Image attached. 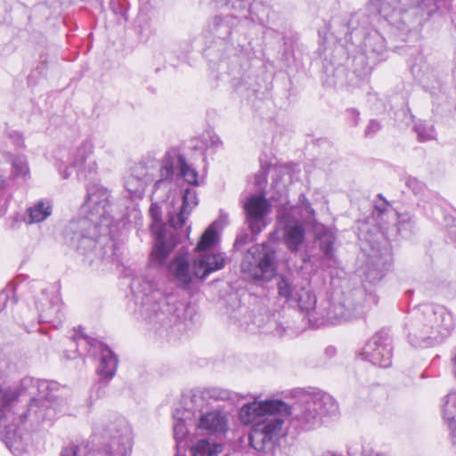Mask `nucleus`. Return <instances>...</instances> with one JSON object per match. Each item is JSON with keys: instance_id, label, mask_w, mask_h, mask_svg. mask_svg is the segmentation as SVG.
<instances>
[{"instance_id": "22", "label": "nucleus", "mask_w": 456, "mask_h": 456, "mask_svg": "<svg viewBox=\"0 0 456 456\" xmlns=\"http://www.w3.org/2000/svg\"><path fill=\"white\" fill-rule=\"evenodd\" d=\"M225 264V257L222 253H204L193 262V274L196 278L204 280L210 273L221 270Z\"/></svg>"}, {"instance_id": "17", "label": "nucleus", "mask_w": 456, "mask_h": 456, "mask_svg": "<svg viewBox=\"0 0 456 456\" xmlns=\"http://www.w3.org/2000/svg\"><path fill=\"white\" fill-rule=\"evenodd\" d=\"M305 394L308 392L301 390L297 392V401L289 406L287 411H282L281 417L291 416L292 421H295L302 428L309 429L313 428L319 420V413L314 403L305 401Z\"/></svg>"}, {"instance_id": "35", "label": "nucleus", "mask_w": 456, "mask_h": 456, "mask_svg": "<svg viewBox=\"0 0 456 456\" xmlns=\"http://www.w3.org/2000/svg\"><path fill=\"white\" fill-rule=\"evenodd\" d=\"M370 4L379 14L387 18L400 8L401 0H370Z\"/></svg>"}, {"instance_id": "54", "label": "nucleus", "mask_w": 456, "mask_h": 456, "mask_svg": "<svg viewBox=\"0 0 456 456\" xmlns=\"http://www.w3.org/2000/svg\"><path fill=\"white\" fill-rule=\"evenodd\" d=\"M368 456H387L384 453H381V452H374V451H371Z\"/></svg>"}, {"instance_id": "10", "label": "nucleus", "mask_w": 456, "mask_h": 456, "mask_svg": "<svg viewBox=\"0 0 456 456\" xmlns=\"http://www.w3.org/2000/svg\"><path fill=\"white\" fill-rule=\"evenodd\" d=\"M17 405L16 392L0 388V438L18 456L27 451L28 442L21 431L16 428Z\"/></svg>"}, {"instance_id": "42", "label": "nucleus", "mask_w": 456, "mask_h": 456, "mask_svg": "<svg viewBox=\"0 0 456 456\" xmlns=\"http://www.w3.org/2000/svg\"><path fill=\"white\" fill-rule=\"evenodd\" d=\"M395 217L393 224L396 226L413 225L415 224V216L407 209L395 210Z\"/></svg>"}, {"instance_id": "37", "label": "nucleus", "mask_w": 456, "mask_h": 456, "mask_svg": "<svg viewBox=\"0 0 456 456\" xmlns=\"http://www.w3.org/2000/svg\"><path fill=\"white\" fill-rule=\"evenodd\" d=\"M277 289L279 296L284 297L286 301L289 303H292L296 296V291L298 290L293 287L290 281L285 277H281L277 283Z\"/></svg>"}, {"instance_id": "3", "label": "nucleus", "mask_w": 456, "mask_h": 456, "mask_svg": "<svg viewBox=\"0 0 456 456\" xmlns=\"http://www.w3.org/2000/svg\"><path fill=\"white\" fill-rule=\"evenodd\" d=\"M289 405L281 400H258L244 403L239 411V419L244 425L254 424L248 440L250 445L257 452H267L282 435L284 419L282 411H287Z\"/></svg>"}, {"instance_id": "18", "label": "nucleus", "mask_w": 456, "mask_h": 456, "mask_svg": "<svg viewBox=\"0 0 456 456\" xmlns=\"http://www.w3.org/2000/svg\"><path fill=\"white\" fill-rule=\"evenodd\" d=\"M154 240L151 253V262L161 265L178 244L176 230H151Z\"/></svg>"}, {"instance_id": "34", "label": "nucleus", "mask_w": 456, "mask_h": 456, "mask_svg": "<svg viewBox=\"0 0 456 456\" xmlns=\"http://www.w3.org/2000/svg\"><path fill=\"white\" fill-rule=\"evenodd\" d=\"M411 73L420 83L427 86L436 81V71L428 65L419 66L414 64L411 67Z\"/></svg>"}, {"instance_id": "33", "label": "nucleus", "mask_w": 456, "mask_h": 456, "mask_svg": "<svg viewBox=\"0 0 456 456\" xmlns=\"http://www.w3.org/2000/svg\"><path fill=\"white\" fill-rule=\"evenodd\" d=\"M191 450L193 456H217L222 451V445L208 439H201Z\"/></svg>"}, {"instance_id": "29", "label": "nucleus", "mask_w": 456, "mask_h": 456, "mask_svg": "<svg viewBox=\"0 0 456 456\" xmlns=\"http://www.w3.org/2000/svg\"><path fill=\"white\" fill-rule=\"evenodd\" d=\"M363 51L369 58H378L386 52L385 38L378 32L368 34L364 37Z\"/></svg>"}, {"instance_id": "6", "label": "nucleus", "mask_w": 456, "mask_h": 456, "mask_svg": "<svg viewBox=\"0 0 456 456\" xmlns=\"http://www.w3.org/2000/svg\"><path fill=\"white\" fill-rule=\"evenodd\" d=\"M21 388L28 390L32 398L27 410L19 412L16 410V428L20 430L18 426L27 423L31 428H36L45 420L50 419L53 412L51 403L57 397L59 384L53 380L26 377L21 380Z\"/></svg>"}, {"instance_id": "55", "label": "nucleus", "mask_w": 456, "mask_h": 456, "mask_svg": "<svg viewBox=\"0 0 456 456\" xmlns=\"http://www.w3.org/2000/svg\"><path fill=\"white\" fill-rule=\"evenodd\" d=\"M336 352V349L334 347H329L326 349V353L329 354H334Z\"/></svg>"}, {"instance_id": "9", "label": "nucleus", "mask_w": 456, "mask_h": 456, "mask_svg": "<svg viewBox=\"0 0 456 456\" xmlns=\"http://www.w3.org/2000/svg\"><path fill=\"white\" fill-rule=\"evenodd\" d=\"M110 191L97 184L87 188V196L82 205L78 224L82 228H113L118 226L110 213Z\"/></svg>"}, {"instance_id": "30", "label": "nucleus", "mask_w": 456, "mask_h": 456, "mask_svg": "<svg viewBox=\"0 0 456 456\" xmlns=\"http://www.w3.org/2000/svg\"><path fill=\"white\" fill-rule=\"evenodd\" d=\"M291 304L297 305L302 311H305L310 320V314H314V316L319 315V311L314 309L316 304V297L313 292L304 287H300L296 291V296Z\"/></svg>"}, {"instance_id": "48", "label": "nucleus", "mask_w": 456, "mask_h": 456, "mask_svg": "<svg viewBox=\"0 0 456 456\" xmlns=\"http://www.w3.org/2000/svg\"><path fill=\"white\" fill-rule=\"evenodd\" d=\"M347 114H348V119L350 121L351 126H357L359 118H360L359 111L355 109H350L347 110Z\"/></svg>"}, {"instance_id": "11", "label": "nucleus", "mask_w": 456, "mask_h": 456, "mask_svg": "<svg viewBox=\"0 0 456 456\" xmlns=\"http://www.w3.org/2000/svg\"><path fill=\"white\" fill-rule=\"evenodd\" d=\"M362 292L356 291L342 298L327 301L319 310V315L310 314V322L319 327L325 324H338L343 322L361 317L368 305L362 303Z\"/></svg>"}, {"instance_id": "57", "label": "nucleus", "mask_w": 456, "mask_h": 456, "mask_svg": "<svg viewBox=\"0 0 456 456\" xmlns=\"http://www.w3.org/2000/svg\"><path fill=\"white\" fill-rule=\"evenodd\" d=\"M4 186V179L2 177V175H0V188H2Z\"/></svg>"}, {"instance_id": "15", "label": "nucleus", "mask_w": 456, "mask_h": 456, "mask_svg": "<svg viewBox=\"0 0 456 456\" xmlns=\"http://www.w3.org/2000/svg\"><path fill=\"white\" fill-rule=\"evenodd\" d=\"M314 222V210L304 194L299 196V205L284 206L278 212V223L281 228H304V225L317 228Z\"/></svg>"}, {"instance_id": "2", "label": "nucleus", "mask_w": 456, "mask_h": 456, "mask_svg": "<svg viewBox=\"0 0 456 456\" xmlns=\"http://www.w3.org/2000/svg\"><path fill=\"white\" fill-rule=\"evenodd\" d=\"M175 170L188 183H199L198 172L195 168L187 163L179 149L171 148L165 152L159 161L147 159L134 165L126 178L125 187L132 199L142 198L148 183L155 178V191L162 187L170 190Z\"/></svg>"}, {"instance_id": "1", "label": "nucleus", "mask_w": 456, "mask_h": 456, "mask_svg": "<svg viewBox=\"0 0 456 456\" xmlns=\"http://www.w3.org/2000/svg\"><path fill=\"white\" fill-rule=\"evenodd\" d=\"M130 289L136 305L135 314L152 327L176 326L185 330L191 323V309L181 302H171L159 289V281L150 273L136 275Z\"/></svg>"}, {"instance_id": "7", "label": "nucleus", "mask_w": 456, "mask_h": 456, "mask_svg": "<svg viewBox=\"0 0 456 456\" xmlns=\"http://www.w3.org/2000/svg\"><path fill=\"white\" fill-rule=\"evenodd\" d=\"M361 248L366 256L364 279L376 284L384 277L392 264L389 243L385 240L383 230H360Z\"/></svg>"}, {"instance_id": "43", "label": "nucleus", "mask_w": 456, "mask_h": 456, "mask_svg": "<svg viewBox=\"0 0 456 456\" xmlns=\"http://www.w3.org/2000/svg\"><path fill=\"white\" fill-rule=\"evenodd\" d=\"M73 236L79 239L78 244L77 245V248L79 251L86 254V250L87 248H92L94 250H97V246H98V244H100L99 241L94 240L93 239H91L89 237H86V236L82 235L80 232H78L77 231L73 232Z\"/></svg>"}, {"instance_id": "28", "label": "nucleus", "mask_w": 456, "mask_h": 456, "mask_svg": "<svg viewBox=\"0 0 456 456\" xmlns=\"http://www.w3.org/2000/svg\"><path fill=\"white\" fill-rule=\"evenodd\" d=\"M169 270L176 279L183 284H188L191 281L193 269L191 271L189 266V259L186 255H179L174 258L169 265Z\"/></svg>"}, {"instance_id": "31", "label": "nucleus", "mask_w": 456, "mask_h": 456, "mask_svg": "<svg viewBox=\"0 0 456 456\" xmlns=\"http://www.w3.org/2000/svg\"><path fill=\"white\" fill-rule=\"evenodd\" d=\"M52 204L47 200H38L32 207L27 209V224H36L45 220L52 215Z\"/></svg>"}, {"instance_id": "32", "label": "nucleus", "mask_w": 456, "mask_h": 456, "mask_svg": "<svg viewBox=\"0 0 456 456\" xmlns=\"http://www.w3.org/2000/svg\"><path fill=\"white\" fill-rule=\"evenodd\" d=\"M336 237L332 230H320L315 234L314 243L323 252L325 258L334 261V244Z\"/></svg>"}, {"instance_id": "56", "label": "nucleus", "mask_w": 456, "mask_h": 456, "mask_svg": "<svg viewBox=\"0 0 456 456\" xmlns=\"http://www.w3.org/2000/svg\"><path fill=\"white\" fill-rule=\"evenodd\" d=\"M282 333H283V330H280L279 328H277L275 335L281 336V335H282Z\"/></svg>"}, {"instance_id": "44", "label": "nucleus", "mask_w": 456, "mask_h": 456, "mask_svg": "<svg viewBox=\"0 0 456 456\" xmlns=\"http://www.w3.org/2000/svg\"><path fill=\"white\" fill-rule=\"evenodd\" d=\"M260 231L261 230H249V232L240 234L235 240L234 247L237 249H240L241 247L252 241Z\"/></svg>"}, {"instance_id": "12", "label": "nucleus", "mask_w": 456, "mask_h": 456, "mask_svg": "<svg viewBox=\"0 0 456 456\" xmlns=\"http://www.w3.org/2000/svg\"><path fill=\"white\" fill-rule=\"evenodd\" d=\"M241 272L255 281H270L276 273V255L268 243L254 245L245 254Z\"/></svg>"}, {"instance_id": "19", "label": "nucleus", "mask_w": 456, "mask_h": 456, "mask_svg": "<svg viewBox=\"0 0 456 456\" xmlns=\"http://www.w3.org/2000/svg\"><path fill=\"white\" fill-rule=\"evenodd\" d=\"M94 145L90 141L83 142L71 154L69 165L67 168L61 172L62 178L67 179L69 177L70 173L69 169L71 167L77 169V174L86 176L87 174H92L96 171L97 166L95 161L89 159L93 153Z\"/></svg>"}, {"instance_id": "38", "label": "nucleus", "mask_w": 456, "mask_h": 456, "mask_svg": "<svg viewBox=\"0 0 456 456\" xmlns=\"http://www.w3.org/2000/svg\"><path fill=\"white\" fill-rule=\"evenodd\" d=\"M305 230H288L285 235L286 245L290 250L297 251L304 240Z\"/></svg>"}, {"instance_id": "26", "label": "nucleus", "mask_w": 456, "mask_h": 456, "mask_svg": "<svg viewBox=\"0 0 456 456\" xmlns=\"http://www.w3.org/2000/svg\"><path fill=\"white\" fill-rule=\"evenodd\" d=\"M305 401L314 403L318 410L319 416L334 415L338 410L335 399L330 395L320 390L305 394Z\"/></svg>"}, {"instance_id": "45", "label": "nucleus", "mask_w": 456, "mask_h": 456, "mask_svg": "<svg viewBox=\"0 0 456 456\" xmlns=\"http://www.w3.org/2000/svg\"><path fill=\"white\" fill-rule=\"evenodd\" d=\"M229 224V215L224 210H220L218 218L216 219L208 228H224Z\"/></svg>"}, {"instance_id": "50", "label": "nucleus", "mask_w": 456, "mask_h": 456, "mask_svg": "<svg viewBox=\"0 0 456 456\" xmlns=\"http://www.w3.org/2000/svg\"><path fill=\"white\" fill-rule=\"evenodd\" d=\"M113 246H114V243L111 242L108 247L107 248H103V253L102 254H100V256L101 258L104 259V258H110L113 255Z\"/></svg>"}, {"instance_id": "13", "label": "nucleus", "mask_w": 456, "mask_h": 456, "mask_svg": "<svg viewBox=\"0 0 456 456\" xmlns=\"http://www.w3.org/2000/svg\"><path fill=\"white\" fill-rule=\"evenodd\" d=\"M75 340L79 354L82 355L83 351H86L92 356L100 355L97 373L101 378L110 380L115 376L118 361L116 354L107 346L82 333L76 335Z\"/></svg>"}, {"instance_id": "4", "label": "nucleus", "mask_w": 456, "mask_h": 456, "mask_svg": "<svg viewBox=\"0 0 456 456\" xmlns=\"http://www.w3.org/2000/svg\"><path fill=\"white\" fill-rule=\"evenodd\" d=\"M453 315L437 305H422L415 308L405 324L409 343L414 347H431L444 341L452 332Z\"/></svg>"}, {"instance_id": "5", "label": "nucleus", "mask_w": 456, "mask_h": 456, "mask_svg": "<svg viewBox=\"0 0 456 456\" xmlns=\"http://www.w3.org/2000/svg\"><path fill=\"white\" fill-rule=\"evenodd\" d=\"M231 395L226 389L211 387L196 391L188 398L189 411L186 416L194 418L196 433L219 436L228 431V413L213 403L230 400Z\"/></svg>"}, {"instance_id": "21", "label": "nucleus", "mask_w": 456, "mask_h": 456, "mask_svg": "<svg viewBox=\"0 0 456 456\" xmlns=\"http://www.w3.org/2000/svg\"><path fill=\"white\" fill-rule=\"evenodd\" d=\"M40 322H48L56 327L61 321L60 299L57 296L49 298L45 290L42 291L41 298L36 300Z\"/></svg>"}, {"instance_id": "39", "label": "nucleus", "mask_w": 456, "mask_h": 456, "mask_svg": "<svg viewBox=\"0 0 456 456\" xmlns=\"http://www.w3.org/2000/svg\"><path fill=\"white\" fill-rule=\"evenodd\" d=\"M414 131L418 135V139L420 142H426L435 139V130L433 126L428 125L425 122H419L414 126Z\"/></svg>"}, {"instance_id": "14", "label": "nucleus", "mask_w": 456, "mask_h": 456, "mask_svg": "<svg viewBox=\"0 0 456 456\" xmlns=\"http://www.w3.org/2000/svg\"><path fill=\"white\" fill-rule=\"evenodd\" d=\"M247 0H211L214 8L227 9L231 12L225 16L216 15L208 24L210 32L218 38H227L236 24L238 14L247 7Z\"/></svg>"}, {"instance_id": "46", "label": "nucleus", "mask_w": 456, "mask_h": 456, "mask_svg": "<svg viewBox=\"0 0 456 456\" xmlns=\"http://www.w3.org/2000/svg\"><path fill=\"white\" fill-rule=\"evenodd\" d=\"M268 170L267 167L264 165L261 166L258 172L256 174L255 176V183L257 186H262L267 179Z\"/></svg>"}, {"instance_id": "20", "label": "nucleus", "mask_w": 456, "mask_h": 456, "mask_svg": "<svg viewBox=\"0 0 456 456\" xmlns=\"http://www.w3.org/2000/svg\"><path fill=\"white\" fill-rule=\"evenodd\" d=\"M246 219L248 222V228L264 222L265 218L272 211V204L264 194H254L248 196L243 204Z\"/></svg>"}, {"instance_id": "27", "label": "nucleus", "mask_w": 456, "mask_h": 456, "mask_svg": "<svg viewBox=\"0 0 456 456\" xmlns=\"http://www.w3.org/2000/svg\"><path fill=\"white\" fill-rule=\"evenodd\" d=\"M456 414V392H450L444 400L443 415L448 424L450 436L452 444L456 445V423L454 417Z\"/></svg>"}, {"instance_id": "52", "label": "nucleus", "mask_w": 456, "mask_h": 456, "mask_svg": "<svg viewBox=\"0 0 456 456\" xmlns=\"http://www.w3.org/2000/svg\"><path fill=\"white\" fill-rule=\"evenodd\" d=\"M10 137L12 138H14L15 139V142L16 143L19 145V146H21L23 144V139H22V136L17 133V132H14L13 134H10Z\"/></svg>"}, {"instance_id": "24", "label": "nucleus", "mask_w": 456, "mask_h": 456, "mask_svg": "<svg viewBox=\"0 0 456 456\" xmlns=\"http://www.w3.org/2000/svg\"><path fill=\"white\" fill-rule=\"evenodd\" d=\"M188 399L183 402V407L178 408L174 411V439L177 446L182 445L184 443L186 444V438L189 435V427H194V418H190L187 415L188 412Z\"/></svg>"}, {"instance_id": "8", "label": "nucleus", "mask_w": 456, "mask_h": 456, "mask_svg": "<svg viewBox=\"0 0 456 456\" xmlns=\"http://www.w3.org/2000/svg\"><path fill=\"white\" fill-rule=\"evenodd\" d=\"M102 438V446L90 451L86 456H129L131 432L124 419H117L104 428ZM60 456H78V448L75 445L64 447Z\"/></svg>"}, {"instance_id": "49", "label": "nucleus", "mask_w": 456, "mask_h": 456, "mask_svg": "<svg viewBox=\"0 0 456 456\" xmlns=\"http://www.w3.org/2000/svg\"><path fill=\"white\" fill-rule=\"evenodd\" d=\"M10 290L4 289L0 292V312L5 307L10 297Z\"/></svg>"}, {"instance_id": "16", "label": "nucleus", "mask_w": 456, "mask_h": 456, "mask_svg": "<svg viewBox=\"0 0 456 456\" xmlns=\"http://www.w3.org/2000/svg\"><path fill=\"white\" fill-rule=\"evenodd\" d=\"M361 354L373 365L389 367L392 361V340L388 334L385 331L374 334L365 343Z\"/></svg>"}, {"instance_id": "53", "label": "nucleus", "mask_w": 456, "mask_h": 456, "mask_svg": "<svg viewBox=\"0 0 456 456\" xmlns=\"http://www.w3.org/2000/svg\"><path fill=\"white\" fill-rule=\"evenodd\" d=\"M452 371L454 373V376L456 378V350H455V353H454V355L452 359Z\"/></svg>"}, {"instance_id": "59", "label": "nucleus", "mask_w": 456, "mask_h": 456, "mask_svg": "<svg viewBox=\"0 0 456 456\" xmlns=\"http://www.w3.org/2000/svg\"><path fill=\"white\" fill-rule=\"evenodd\" d=\"M370 299H372V300L376 303L375 297H370V299H369V300H370Z\"/></svg>"}, {"instance_id": "23", "label": "nucleus", "mask_w": 456, "mask_h": 456, "mask_svg": "<svg viewBox=\"0 0 456 456\" xmlns=\"http://www.w3.org/2000/svg\"><path fill=\"white\" fill-rule=\"evenodd\" d=\"M198 205L197 192L193 188H187L183 194V205L179 213H168V228H182L187 224V219L192 210Z\"/></svg>"}, {"instance_id": "51", "label": "nucleus", "mask_w": 456, "mask_h": 456, "mask_svg": "<svg viewBox=\"0 0 456 456\" xmlns=\"http://www.w3.org/2000/svg\"><path fill=\"white\" fill-rule=\"evenodd\" d=\"M407 184L409 187H411L413 191L420 190L422 188V184L419 183L416 179L410 178L407 181Z\"/></svg>"}, {"instance_id": "25", "label": "nucleus", "mask_w": 456, "mask_h": 456, "mask_svg": "<svg viewBox=\"0 0 456 456\" xmlns=\"http://www.w3.org/2000/svg\"><path fill=\"white\" fill-rule=\"evenodd\" d=\"M372 208L371 218L375 221V225L381 228L383 225L393 224L396 215L395 209L383 194L377 195L372 202Z\"/></svg>"}, {"instance_id": "36", "label": "nucleus", "mask_w": 456, "mask_h": 456, "mask_svg": "<svg viewBox=\"0 0 456 456\" xmlns=\"http://www.w3.org/2000/svg\"><path fill=\"white\" fill-rule=\"evenodd\" d=\"M219 240L220 236L217 230H205L196 248L200 251H206L214 248L219 242Z\"/></svg>"}, {"instance_id": "41", "label": "nucleus", "mask_w": 456, "mask_h": 456, "mask_svg": "<svg viewBox=\"0 0 456 456\" xmlns=\"http://www.w3.org/2000/svg\"><path fill=\"white\" fill-rule=\"evenodd\" d=\"M29 174V168L27 160L24 158L18 157L12 160V175L15 177H26Z\"/></svg>"}, {"instance_id": "58", "label": "nucleus", "mask_w": 456, "mask_h": 456, "mask_svg": "<svg viewBox=\"0 0 456 456\" xmlns=\"http://www.w3.org/2000/svg\"><path fill=\"white\" fill-rule=\"evenodd\" d=\"M213 143L217 146L219 143H221V142L219 141V139L217 138L216 141H213Z\"/></svg>"}, {"instance_id": "40", "label": "nucleus", "mask_w": 456, "mask_h": 456, "mask_svg": "<svg viewBox=\"0 0 456 456\" xmlns=\"http://www.w3.org/2000/svg\"><path fill=\"white\" fill-rule=\"evenodd\" d=\"M151 224L149 228H166V222L162 218V211L158 203H152L149 209Z\"/></svg>"}, {"instance_id": "47", "label": "nucleus", "mask_w": 456, "mask_h": 456, "mask_svg": "<svg viewBox=\"0 0 456 456\" xmlns=\"http://www.w3.org/2000/svg\"><path fill=\"white\" fill-rule=\"evenodd\" d=\"M381 128L380 124L377 120H370L368 126L365 129L364 135L366 137L372 136Z\"/></svg>"}]
</instances>
